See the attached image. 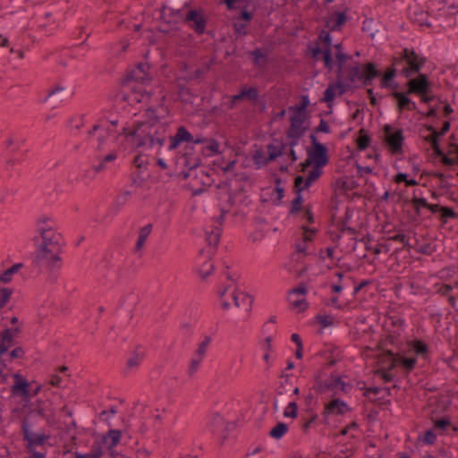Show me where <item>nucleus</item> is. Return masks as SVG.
Listing matches in <instances>:
<instances>
[{"mask_svg":"<svg viewBox=\"0 0 458 458\" xmlns=\"http://www.w3.org/2000/svg\"><path fill=\"white\" fill-rule=\"evenodd\" d=\"M122 431L120 429H109L100 438L95 441L99 443L102 447L106 445L107 449H111V447H115L120 443Z\"/></svg>","mask_w":458,"mask_h":458,"instance_id":"obj_22","label":"nucleus"},{"mask_svg":"<svg viewBox=\"0 0 458 458\" xmlns=\"http://www.w3.org/2000/svg\"><path fill=\"white\" fill-rule=\"evenodd\" d=\"M289 427L286 423L279 421L269 431L268 436L276 440H280L288 432Z\"/></svg>","mask_w":458,"mask_h":458,"instance_id":"obj_37","label":"nucleus"},{"mask_svg":"<svg viewBox=\"0 0 458 458\" xmlns=\"http://www.w3.org/2000/svg\"><path fill=\"white\" fill-rule=\"evenodd\" d=\"M414 21L420 25V26H426V27H431V23L428 21V13L427 12H424L422 10L415 11L413 13Z\"/></svg>","mask_w":458,"mask_h":458,"instance_id":"obj_54","label":"nucleus"},{"mask_svg":"<svg viewBox=\"0 0 458 458\" xmlns=\"http://www.w3.org/2000/svg\"><path fill=\"white\" fill-rule=\"evenodd\" d=\"M13 289L8 287L0 288V310L10 301Z\"/></svg>","mask_w":458,"mask_h":458,"instance_id":"obj_62","label":"nucleus"},{"mask_svg":"<svg viewBox=\"0 0 458 458\" xmlns=\"http://www.w3.org/2000/svg\"><path fill=\"white\" fill-rule=\"evenodd\" d=\"M417 253L424 255H432L435 248L428 242L419 243L416 240V246L412 247Z\"/></svg>","mask_w":458,"mask_h":458,"instance_id":"obj_56","label":"nucleus"},{"mask_svg":"<svg viewBox=\"0 0 458 458\" xmlns=\"http://www.w3.org/2000/svg\"><path fill=\"white\" fill-rule=\"evenodd\" d=\"M307 156L309 157V163H312V168H317L319 171H323V167L329 163L328 148L325 144L309 148Z\"/></svg>","mask_w":458,"mask_h":458,"instance_id":"obj_11","label":"nucleus"},{"mask_svg":"<svg viewBox=\"0 0 458 458\" xmlns=\"http://www.w3.org/2000/svg\"><path fill=\"white\" fill-rule=\"evenodd\" d=\"M149 69L150 66L148 64L140 63L133 70L126 73L122 84L125 86L131 81L144 83L146 81H150L148 73Z\"/></svg>","mask_w":458,"mask_h":458,"instance_id":"obj_14","label":"nucleus"},{"mask_svg":"<svg viewBox=\"0 0 458 458\" xmlns=\"http://www.w3.org/2000/svg\"><path fill=\"white\" fill-rule=\"evenodd\" d=\"M408 346L414 352V357H420L425 360H429V346L422 339L415 338L408 343Z\"/></svg>","mask_w":458,"mask_h":458,"instance_id":"obj_23","label":"nucleus"},{"mask_svg":"<svg viewBox=\"0 0 458 458\" xmlns=\"http://www.w3.org/2000/svg\"><path fill=\"white\" fill-rule=\"evenodd\" d=\"M129 178L131 180V186L137 188H141L147 181L146 178L141 177L140 171L130 174Z\"/></svg>","mask_w":458,"mask_h":458,"instance_id":"obj_61","label":"nucleus"},{"mask_svg":"<svg viewBox=\"0 0 458 458\" xmlns=\"http://www.w3.org/2000/svg\"><path fill=\"white\" fill-rule=\"evenodd\" d=\"M335 187L341 190V194H344L349 191L356 190L360 187V183L353 177L347 176L339 177L335 182Z\"/></svg>","mask_w":458,"mask_h":458,"instance_id":"obj_29","label":"nucleus"},{"mask_svg":"<svg viewBox=\"0 0 458 458\" xmlns=\"http://www.w3.org/2000/svg\"><path fill=\"white\" fill-rule=\"evenodd\" d=\"M207 22L208 17L202 7L190 9L183 17V24L188 25L198 35L205 33Z\"/></svg>","mask_w":458,"mask_h":458,"instance_id":"obj_5","label":"nucleus"},{"mask_svg":"<svg viewBox=\"0 0 458 458\" xmlns=\"http://www.w3.org/2000/svg\"><path fill=\"white\" fill-rule=\"evenodd\" d=\"M412 95L410 91L403 90L400 91L395 89L387 94V97L396 101V111L402 114L403 111H415L418 114H422L417 107L416 103L410 98Z\"/></svg>","mask_w":458,"mask_h":458,"instance_id":"obj_9","label":"nucleus"},{"mask_svg":"<svg viewBox=\"0 0 458 458\" xmlns=\"http://www.w3.org/2000/svg\"><path fill=\"white\" fill-rule=\"evenodd\" d=\"M411 204L412 205L415 215L417 217H412L411 219L413 221L419 220L421 216V209L427 208L431 214L435 215L437 213H440V210L443 208V206L440 204H431L428 203V200L425 198H419L416 196V191L413 192V197L410 200Z\"/></svg>","mask_w":458,"mask_h":458,"instance_id":"obj_15","label":"nucleus"},{"mask_svg":"<svg viewBox=\"0 0 458 458\" xmlns=\"http://www.w3.org/2000/svg\"><path fill=\"white\" fill-rule=\"evenodd\" d=\"M424 175L439 178L440 184L438 185V187L440 189H449L452 186L449 182H446L447 178L453 177L452 174H445L444 173L437 172V171H423L421 174V176H424Z\"/></svg>","mask_w":458,"mask_h":458,"instance_id":"obj_36","label":"nucleus"},{"mask_svg":"<svg viewBox=\"0 0 458 458\" xmlns=\"http://www.w3.org/2000/svg\"><path fill=\"white\" fill-rule=\"evenodd\" d=\"M181 81H187V78L185 77L179 79L177 84L178 95L181 98V100L183 102H187L188 100H190L191 97H193V94L191 89H189L184 83H181Z\"/></svg>","mask_w":458,"mask_h":458,"instance_id":"obj_45","label":"nucleus"},{"mask_svg":"<svg viewBox=\"0 0 458 458\" xmlns=\"http://www.w3.org/2000/svg\"><path fill=\"white\" fill-rule=\"evenodd\" d=\"M346 71L348 81L353 83L360 79L363 72V64L354 62L352 65L347 67Z\"/></svg>","mask_w":458,"mask_h":458,"instance_id":"obj_32","label":"nucleus"},{"mask_svg":"<svg viewBox=\"0 0 458 458\" xmlns=\"http://www.w3.org/2000/svg\"><path fill=\"white\" fill-rule=\"evenodd\" d=\"M337 80L334 83L335 84V87L337 90V94L338 96H342L344 95L346 91L350 90L352 89V83H348V82H344L342 81V78H339V77H336Z\"/></svg>","mask_w":458,"mask_h":458,"instance_id":"obj_63","label":"nucleus"},{"mask_svg":"<svg viewBox=\"0 0 458 458\" xmlns=\"http://www.w3.org/2000/svg\"><path fill=\"white\" fill-rule=\"evenodd\" d=\"M39 233V255L43 256L47 253V246H53L55 248L62 247L61 240L62 235L56 233L52 226L49 227H38L37 229Z\"/></svg>","mask_w":458,"mask_h":458,"instance_id":"obj_8","label":"nucleus"},{"mask_svg":"<svg viewBox=\"0 0 458 458\" xmlns=\"http://www.w3.org/2000/svg\"><path fill=\"white\" fill-rule=\"evenodd\" d=\"M322 174L323 171H319L317 168H312L306 177H303L302 175H297L294 178L293 189H297L301 191L309 189L314 182L318 180Z\"/></svg>","mask_w":458,"mask_h":458,"instance_id":"obj_18","label":"nucleus"},{"mask_svg":"<svg viewBox=\"0 0 458 458\" xmlns=\"http://www.w3.org/2000/svg\"><path fill=\"white\" fill-rule=\"evenodd\" d=\"M49 405V402L43 400H37L35 403H31L30 399L27 402H24L21 410L23 411L28 412V416H31L34 414L38 415L42 419L47 417V406Z\"/></svg>","mask_w":458,"mask_h":458,"instance_id":"obj_20","label":"nucleus"},{"mask_svg":"<svg viewBox=\"0 0 458 458\" xmlns=\"http://www.w3.org/2000/svg\"><path fill=\"white\" fill-rule=\"evenodd\" d=\"M295 197L292 200L291 208L289 209V215H295L298 212L301 211L304 208H302L303 204V197H302V191H298L297 189H293Z\"/></svg>","mask_w":458,"mask_h":458,"instance_id":"obj_41","label":"nucleus"},{"mask_svg":"<svg viewBox=\"0 0 458 458\" xmlns=\"http://www.w3.org/2000/svg\"><path fill=\"white\" fill-rule=\"evenodd\" d=\"M338 374L333 372L329 375L328 378L324 381L322 385H319L318 391L317 394H324L327 392H332L334 395L338 394V385L335 381L337 379Z\"/></svg>","mask_w":458,"mask_h":458,"instance_id":"obj_25","label":"nucleus"},{"mask_svg":"<svg viewBox=\"0 0 458 458\" xmlns=\"http://www.w3.org/2000/svg\"><path fill=\"white\" fill-rule=\"evenodd\" d=\"M14 344V338L12 337L11 332L2 331L0 333V354H4L9 348Z\"/></svg>","mask_w":458,"mask_h":458,"instance_id":"obj_38","label":"nucleus"},{"mask_svg":"<svg viewBox=\"0 0 458 458\" xmlns=\"http://www.w3.org/2000/svg\"><path fill=\"white\" fill-rule=\"evenodd\" d=\"M336 89L335 87L334 83L328 84L327 88L323 93V98L320 99V101L327 103V106L329 108H332V106L334 104V100L336 96Z\"/></svg>","mask_w":458,"mask_h":458,"instance_id":"obj_43","label":"nucleus"},{"mask_svg":"<svg viewBox=\"0 0 458 458\" xmlns=\"http://www.w3.org/2000/svg\"><path fill=\"white\" fill-rule=\"evenodd\" d=\"M286 148V144L281 143L280 146H275L274 144H268L267 146V157L265 162H271L276 160L277 157H282L284 154V149Z\"/></svg>","mask_w":458,"mask_h":458,"instance_id":"obj_35","label":"nucleus"},{"mask_svg":"<svg viewBox=\"0 0 458 458\" xmlns=\"http://www.w3.org/2000/svg\"><path fill=\"white\" fill-rule=\"evenodd\" d=\"M20 148V143H15L12 138H9L5 141V149L4 154L6 155V157L21 156Z\"/></svg>","mask_w":458,"mask_h":458,"instance_id":"obj_47","label":"nucleus"},{"mask_svg":"<svg viewBox=\"0 0 458 458\" xmlns=\"http://www.w3.org/2000/svg\"><path fill=\"white\" fill-rule=\"evenodd\" d=\"M348 8L346 7L344 11H336L333 13V25L329 24V21H327V26L330 28L333 31H339L342 30L343 26L347 22V12Z\"/></svg>","mask_w":458,"mask_h":458,"instance_id":"obj_28","label":"nucleus"},{"mask_svg":"<svg viewBox=\"0 0 458 458\" xmlns=\"http://www.w3.org/2000/svg\"><path fill=\"white\" fill-rule=\"evenodd\" d=\"M67 92L65 88L61 86H56L55 88L50 89L47 93V98H53L56 100H60L66 96Z\"/></svg>","mask_w":458,"mask_h":458,"instance_id":"obj_59","label":"nucleus"},{"mask_svg":"<svg viewBox=\"0 0 458 458\" xmlns=\"http://www.w3.org/2000/svg\"><path fill=\"white\" fill-rule=\"evenodd\" d=\"M221 233L222 228L215 226V228L207 235L206 241L208 242V244L216 248L220 242Z\"/></svg>","mask_w":458,"mask_h":458,"instance_id":"obj_46","label":"nucleus"},{"mask_svg":"<svg viewBox=\"0 0 458 458\" xmlns=\"http://www.w3.org/2000/svg\"><path fill=\"white\" fill-rule=\"evenodd\" d=\"M292 376V374H288L285 372V370H283L282 373L280 374L279 377L281 379H283V381L280 382V386L279 387L277 388L276 390V394L277 395H283L284 394V392L286 391V386L287 385H292L291 383V380H290V377Z\"/></svg>","mask_w":458,"mask_h":458,"instance_id":"obj_57","label":"nucleus"},{"mask_svg":"<svg viewBox=\"0 0 458 458\" xmlns=\"http://www.w3.org/2000/svg\"><path fill=\"white\" fill-rule=\"evenodd\" d=\"M387 241L400 242L402 243L403 248H405L407 250H410L411 249V247H413V245L410 243L409 238L403 233H398L392 236H389L387 238Z\"/></svg>","mask_w":458,"mask_h":458,"instance_id":"obj_52","label":"nucleus"},{"mask_svg":"<svg viewBox=\"0 0 458 458\" xmlns=\"http://www.w3.org/2000/svg\"><path fill=\"white\" fill-rule=\"evenodd\" d=\"M425 128L428 131L431 133L425 138V140L430 144V147L437 145L440 141V136L438 135V131L431 124H426Z\"/></svg>","mask_w":458,"mask_h":458,"instance_id":"obj_50","label":"nucleus"},{"mask_svg":"<svg viewBox=\"0 0 458 458\" xmlns=\"http://www.w3.org/2000/svg\"><path fill=\"white\" fill-rule=\"evenodd\" d=\"M398 365L401 366L404 371L409 374L411 373L416 367L418 359L414 356L405 357L401 353L397 355Z\"/></svg>","mask_w":458,"mask_h":458,"instance_id":"obj_33","label":"nucleus"},{"mask_svg":"<svg viewBox=\"0 0 458 458\" xmlns=\"http://www.w3.org/2000/svg\"><path fill=\"white\" fill-rule=\"evenodd\" d=\"M169 146L168 150H175L182 143H190L192 140V134L189 130L182 125L177 128V131L174 135L169 136Z\"/></svg>","mask_w":458,"mask_h":458,"instance_id":"obj_19","label":"nucleus"},{"mask_svg":"<svg viewBox=\"0 0 458 458\" xmlns=\"http://www.w3.org/2000/svg\"><path fill=\"white\" fill-rule=\"evenodd\" d=\"M371 143V137L369 134L368 131L364 128H361L359 131V135L356 139V148L359 151H363L367 149Z\"/></svg>","mask_w":458,"mask_h":458,"instance_id":"obj_34","label":"nucleus"},{"mask_svg":"<svg viewBox=\"0 0 458 458\" xmlns=\"http://www.w3.org/2000/svg\"><path fill=\"white\" fill-rule=\"evenodd\" d=\"M132 164L140 170L147 169L148 165V157L140 153L133 157Z\"/></svg>","mask_w":458,"mask_h":458,"instance_id":"obj_60","label":"nucleus"},{"mask_svg":"<svg viewBox=\"0 0 458 458\" xmlns=\"http://www.w3.org/2000/svg\"><path fill=\"white\" fill-rule=\"evenodd\" d=\"M13 377L14 384L11 387L12 394L21 396L24 402L28 403V400L31 397L30 382L20 373H14Z\"/></svg>","mask_w":458,"mask_h":458,"instance_id":"obj_16","label":"nucleus"},{"mask_svg":"<svg viewBox=\"0 0 458 458\" xmlns=\"http://www.w3.org/2000/svg\"><path fill=\"white\" fill-rule=\"evenodd\" d=\"M338 350L336 346H333L330 348V354L327 357V362L323 364V369H328L334 366H335L340 360L341 358L335 355V352Z\"/></svg>","mask_w":458,"mask_h":458,"instance_id":"obj_53","label":"nucleus"},{"mask_svg":"<svg viewBox=\"0 0 458 458\" xmlns=\"http://www.w3.org/2000/svg\"><path fill=\"white\" fill-rule=\"evenodd\" d=\"M376 22L373 18H366L362 22V31L369 34V37L370 38H375V34L377 32V30L375 29Z\"/></svg>","mask_w":458,"mask_h":458,"instance_id":"obj_51","label":"nucleus"},{"mask_svg":"<svg viewBox=\"0 0 458 458\" xmlns=\"http://www.w3.org/2000/svg\"><path fill=\"white\" fill-rule=\"evenodd\" d=\"M207 145L202 148V154L206 157H211L219 154L220 143L214 138H208Z\"/></svg>","mask_w":458,"mask_h":458,"instance_id":"obj_40","label":"nucleus"},{"mask_svg":"<svg viewBox=\"0 0 458 458\" xmlns=\"http://www.w3.org/2000/svg\"><path fill=\"white\" fill-rule=\"evenodd\" d=\"M344 377H347L346 375L338 374L337 379L335 381L338 385V394H349L353 387L352 384L345 382Z\"/></svg>","mask_w":458,"mask_h":458,"instance_id":"obj_49","label":"nucleus"},{"mask_svg":"<svg viewBox=\"0 0 458 458\" xmlns=\"http://www.w3.org/2000/svg\"><path fill=\"white\" fill-rule=\"evenodd\" d=\"M324 418V423L328 424V417L331 415H343V411L339 409L337 397H333L328 403L324 405V409L321 412Z\"/></svg>","mask_w":458,"mask_h":458,"instance_id":"obj_27","label":"nucleus"},{"mask_svg":"<svg viewBox=\"0 0 458 458\" xmlns=\"http://www.w3.org/2000/svg\"><path fill=\"white\" fill-rule=\"evenodd\" d=\"M289 110L292 112V115L290 117V123H299L306 125V123H310V112L303 111L301 109L294 108L293 106L289 107Z\"/></svg>","mask_w":458,"mask_h":458,"instance_id":"obj_30","label":"nucleus"},{"mask_svg":"<svg viewBox=\"0 0 458 458\" xmlns=\"http://www.w3.org/2000/svg\"><path fill=\"white\" fill-rule=\"evenodd\" d=\"M23 267L22 263H16L13 264L12 267H8L7 269L4 270L0 276V283L7 284L12 281L13 276L18 271Z\"/></svg>","mask_w":458,"mask_h":458,"instance_id":"obj_42","label":"nucleus"},{"mask_svg":"<svg viewBox=\"0 0 458 458\" xmlns=\"http://www.w3.org/2000/svg\"><path fill=\"white\" fill-rule=\"evenodd\" d=\"M267 56V51L262 48H259V47H257L253 51L250 52V57H251L252 63L255 65H259L260 60H262L263 62H266Z\"/></svg>","mask_w":458,"mask_h":458,"instance_id":"obj_55","label":"nucleus"},{"mask_svg":"<svg viewBox=\"0 0 458 458\" xmlns=\"http://www.w3.org/2000/svg\"><path fill=\"white\" fill-rule=\"evenodd\" d=\"M381 140L392 155L403 154L405 137L402 128L394 127L389 123H386L382 127Z\"/></svg>","mask_w":458,"mask_h":458,"instance_id":"obj_2","label":"nucleus"},{"mask_svg":"<svg viewBox=\"0 0 458 458\" xmlns=\"http://www.w3.org/2000/svg\"><path fill=\"white\" fill-rule=\"evenodd\" d=\"M310 127L308 123L306 125L290 123L289 128L286 130V137L298 136L302 137Z\"/></svg>","mask_w":458,"mask_h":458,"instance_id":"obj_39","label":"nucleus"},{"mask_svg":"<svg viewBox=\"0 0 458 458\" xmlns=\"http://www.w3.org/2000/svg\"><path fill=\"white\" fill-rule=\"evenodd\" d=\"M145 117L146 121L136 122L133 124V129L131 133L133 137L141 134L142 130H148L163 123L160 122V117L157 115V110L153 107L146 109Z\"/></svg>","mask_w":458,"mask_h":458,"instance_id":"obj_13","label":"nucleus"},{"mask_svg":"<svg viewBox=\"0 0 458 458\" xmlns=\"http://www.w3.org/2000/svg\"><path fill=\"white\" fill-rule=\"evenodd\" d=\"M39 236H34L33 242L36 245L35 255L33 258V265L35 267H40L45 263L50 269L60 268L62 267V259L60 253L62 252V247L55 248L53 246H47V253L43 256L39 254Z\"/></svg>","mask_w":458,"mask_h":458,"instance_id":"obj_4","label":"nucleus"},{"mask_svg":"<svg viewBox=\"0 0 458 458\" xmlns=\"http://www.w3.org/2000/svg\"><path fill=\"white\" fill-rule=\"evenodd\" d=\"M167 11L169 12L167 24L175 25L179 22L183 23V17L185 13H182V9H173L167 7Z\"/></svg>","mask_w":458,"mask_h":458,"instance_id":"obj_44","label":"nucleus"},{"mask_svg":"<svg viewBox=\"0 0 458 458\" xmlns=\"http://www.w3.org/2000/svg\"><path fill=\"white\" fill-rule=\"evenodd\" d=\"M254 17V12L249 11L247 4L241 8L240 13L234 18L237 21H242L244 23H249Z\"/></svg>","mask_w":458,"mask_h":458,"instance_id":"obj_58","label":"nucleus"},{"mask_svg":"<svg viewBox=\"0 0 458 458\" xmlns=\"http://www.w3.org/2000/svg\"><path fill=\"white\" fill-rule=\"evenodd\" d=\"M315 319L322 328H327L334 325V318L330 315L318 314L316 315Z\"/></svg>","mask_w":458,"mask_h":458,"instance_id":"obj_64","label":"nucleus"},{"mask_svg":"<svg viewBox=\"0 0 458 458\" xmlns=\"http://www.w3.org/2000/svg\"><path fill=\"white\" fill-rule=\"evenodd\" d=\"M352 56L347 53L343 51H335V65L337 66L336 70V77L343 78L344 75V68L347 62L351 61Z\"/></svg>","mask_w":458,"mask_h":458,"instance_id":"obj_31","label":"nucleus"},{"mask_svg":"<svg viewBox=\"0 0 458 458\" xmlns=\"http://www.w3.org/2000/svg\"><path fill=\"white\" fill-rule=\"evenodd\" d=\"M242 100H249L260 106L261 111L266 109V100L264 98L262 100L259 99V90L256 87H248L247 85L242 86L238 94L232 96L229 103V109H233L236 103Z\"/></svg>","mask_w":458,"mask_h":458,"instance_id":"obj_7","label":"nucleus"},{"mask_svg":"<svg viewBox=\"0 0 458 458\" xmlns=\"http://www.w3.org/2000/svg\"><path fill=\"white\" fill-rule=\"evenodd\" d=\"M224 426V417L220 413L216 412L211 416L210 420L207 423L206 428L212 435H216L222 438Z\"/></svg>","mask_w":458,"mask_h":458,"instance_id":"obj_24","label":"nucleus"},{"mask_svg":"<svg viewBox=\"0 0 458 458\" xmlns=\"http://www.w3.org/2000/svg\"><path fill=\"white\" fill-rule=\"evenodd\" d=\"M167 128L168 124L166 123H163L154 128L142 130L141 134L135 137L137 139L136 146L138 148L144 146L153 148L157 145L160 148L165 142Z\"/></svg>","mask_w":458,"mask_h":458,"instance_id":"obj_3","label":"nucleus"},{"mask_svg":"<svg viewBox=\"0 0 458 458\" xmlns=\"http://www.w3.org/2000/svg\"><path fill=\"white\" fill-rule=\"evenodd\" d=\"M398 66H401V64H395V55H393L391 59V65L388 66L384 72H382V75L379 76L380 88L390 89L392 91L398 89L399 83L395 81V78L399 74L400 71V69L397 68Z\"/></svg>","mask_w":458,"mask_h":458,"instance_id":"obj_12","label":"nucleus"},{"mask_svg":"<svg viewBox=\"0 0 458 458\" xmlns=\"http://www.w3.org/2000/svg\"><path fill=\"white\" fill-rule=\"evenodd\" d=\"M146 356L145 351L141 346H137L136 349L131 352V357L127 360L125 368L123 369L124 375H127L129 371H131L142 363Z\"/></svg>","mask_w":458,"mask_h":458,"instance_id":"obj_21","label":"nucleus"},{"mask_svg":"<svg viewBox=\"0 0 458 458\" xmlns=\"http://www.w3.org/2000/svg\"><path fill=\"white\" fill-rule=\"evenodd\" d=\"M382 75V71L378 69V64L375 62L363 63V72L359 80L364 87L371 86L373 81Z\"/></svg>","mask_w":458,"mask_h":458,"instance_id":"obj_17","label":"nucleus"},{"mask_svg":"<svg viewBox=\"0 0 458 458\" xmlns=\"http://www.w3.org/2000/svg\"><path fill=\"white\" fill-rule=\"evenodd\" d=\"M405 87L408 91L412 95L420 96L421 93H426L428 88H432V81L427 73L418 72L415 75L406 78Z\"/></svg>","mask_w":458,"mask_h":458,"instance_id":"obj_10","label":"nucleus"},{"mask_svg":"<svg viewBox=\"0 0 458 458\" xmlns=\"http://www.w3.org/2000/svg\"><path fill=\"white\" fill-rule=\"evenodd\" d=\"M233 300L234 302V305L238 308H243L247 311H249L251 309V305L253 303L254 298L253 296L245 293L243 292L241 293H233Z\"/></svg>","mask_w":458,"mask_h":458,"instance_id":"obj_26","label":"nucleus"},{"mask_svg":"<svg viewBox=\"0 0 458 458\" xmlns=\"http://www.w3.org/2000/svg\"><path fill=\"white\" fill-rule=\"evenodd\" d=\"M21 432L23 437V440L27 443L26 449L27 451H31L35 449L36 446H41L46 444V442L50 437L49 435L46 433H34L31 431V424L29 421V418L26 417L21 420Z\"/></svg>","mask_w":458,"mask_h":458,"instance_id":"obj_6","label":"nucleus"},{"mask_svg":"<svg viewBox=\"0 0 458 458\" xmlns=\"http://www.w3.org/2000/svg\"><path fill=\"white\" fill-rule=\"evenodd\" d=\"M454 218H457V213L454 210V208L447 206H443V208L440 210V216L438 217L442 225H445L449 219Z\"/></svg>","mask_w":458,"mask_h":458,"instance_id":"obj_48","label":"nucleus"},{"mask_svg":"<svg viewBox=\"0 0 458 458\" xmlns=\"http://www.w3.org/2000/svg\"><path fill=\"white\" fill-rule=\"evenodd\" d=\"M394 55L395 64H400L402 66L399 74L403 78H410L420 72L428 62V58L418 54L413 47H403L400 52H396Z\"/></svg>","mask_w":458,"mask_h":458,"instance_id":"obj_1","label":"nucleus"}]
</instances>
